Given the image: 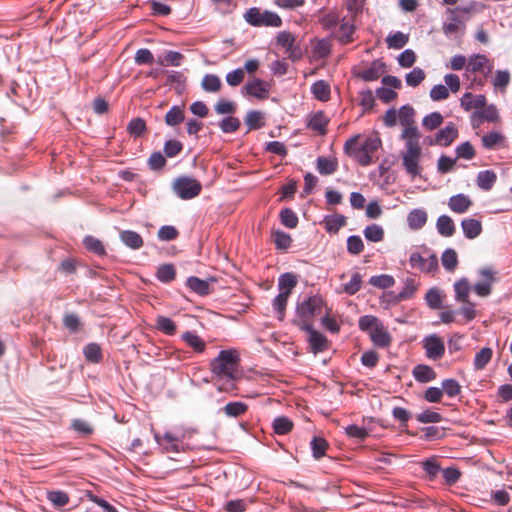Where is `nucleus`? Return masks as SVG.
I'll list each match as a JSON object with an SVG mask.
<instances>
[{
	"label": "nucleus",
	"mask_w": 512,
	"mask_h": 512,
	"mask_svg": "<svg viewBox=\"0 0 512 512\" xmlns=\"http://www.w3.org/2000/svg\"><path fill=\"white\" fill-rule=\"evenodd\" d=\"M244 89L246 94L257 99H266L269 94V85L259 78H255L252 81H249L245 85Z\"/></svg>",
	"instance_id": "nucleus-15"
},
{
	"label": "nucleus",
	"mask_w": 512,
	"mask_h": 512,
	"mask_svg": "<svg viewBox=\"0 0 512 512\" xmlns=\"http://www.w3.org/2000/svg\"><path fill=\"white\" fill-rule=\"evenodd\" d=\"M441 389L443 394L445 393L448 397L454 398L461 393L460 384L452 378L445 379L442 381Z\"/></svg>",
	"instance_id": "nucleus-60"
},
{
	"label": "nucleus",
	"mask_w": 512,
	"mask_h": 512,
	"mask_svg": "<svg viewBox=\"0 0 512 512\" xmlns=\"http://www.w3.org/2000/svg\"><path fill=\"white\" fill-rule=\"evenodd\" d=\"M467 70L472 73H490L492 66L489 65V60L485 55L475 54L470 57L467 65Z\"/></svg>",
	"instance_id": "nucleus-19"
},
{
	"label": "nucleus",
	"mask_w": 512,
	"mask_h": 512,
	"mask_svg": "<svg viewBox=\"0 0 512 512\" xmlns=\"http://www.w3.org/2000/svg\"><path fill=\"white\" fill-rule=\"evenodd\" d=\"M245 21L254 27H281V17L273 11L261 10L258 7H251L244 13Z\"/></svg>",
	"instance_id": "nucleus-3"
},
{
	"label": "nucleus",
	"mask_w": 512,
	"mask_h": 512,
	"mask_svg": "<svg viewBox=\"0 0 512 512\" xmlns=\"http://www.w3.org/2000/svg\"><path fill=\"white\" fill-rule=\"evenodd\" d=\"M493 355V351L489 347L482 348L479 352L476 353L474 357V367L476 370H481L486 367V365L490 362Z\"/></svg>",
	"instance_id": "nucleus-52"
},
{
	"label": "nucleus",
	"mask_w": 512,
	"mask_h": 512,
	"mask_svg": "<svg viewBox=\"0 0 512 512\" xmlns=\"http://www.w3.org/2000/svg\"><path fill=\"white\" fill-rule=\"evenodd\" d=\"M248 410V405L242 401L228 402L220 411L227 417L237 418L244 415Z\"/></svg>",
	"instance_id": "nucleus-33"
},
{
	"label": "nucleus",
	"mask_w": 512,
	"mask_h": 512,
	"mask_svg": "<svg viewBox=\"0 0 512 512\" xmlns=\"http://www.w3.org/2000/svg\"><path fill=\"white\" fill-rule=\"evenodd\" d=\"M427 217L424 209H413L407 216V223L411 229L419 230L426 224Z\"/></svg>",
	"instance_id": "nucleus-28"
},
{
	"label": "nucleus",
	"mask_w": 512,
	"mask_h": 512,
	"mask_svg": "<svg viewBox=\"0 0 512 512\" xmlns=\"http://www.w3.org/2000/svg\"><path fill=\"white\" fill-rule=\"evenodd\" d=\"M500 120L499 112L494 104L485 105L480 110H475L472 114V125L473 127L478 126L480 123L487 121L495 123Z\"/></svg>",
	"instance_id": "nucleus-10"
},
{
	"label": "nucleus",
	"mask_w": 512,
	"mask_h": 512,
	"mask_svg": "<svg viewBox=\"0 0 512 512\" xmlns=\"http://www.w3.org/2000/svg\"><path fill=\"white\" fill-rule=\"evenodd\" d=\"M173 192L182 200L197 197L202 190V184L190 176H179L172 184Z\"/></svg>",
	"instance_id": "nucleus-5"
},
{
	"label": "nucleus",
	"mask_w": 512,
	"mask_h": 512,
	"mask_svg": "<svg viewBox=\"0 0 512 512\" xmlns=\"http://www.w3.org/2000/svg\"><path fill=\"white\" fill-rule=\"evenodd\" d=\"M394 283V278L387 274L372 276L369 279V284L380 289H388L392 287Z\"/></svg>",
	"instance_id": "nucleus-62"
},
{
	"label": "nucleus",
	"mask_w": 512,
	"mask_h": 512,
	"mask_svg": "<svg viewBox=\"0 0 512 512\" xmlns=\"http://www.w3.org/2000/svg\"><path fill=\"white\" fill-rule=\"evenodd\" d=\"M156 278L164 284H169L176 278V269L173 264H161L157 267Z\"/></svg>",
	"instance_id": "nucleus-35"
},
{
	"label": "nucleus",
	"mask_w": 512,
	"mask_h": 512,
	"mask_svg": "<svg viewBox=\"0 0 512 512\" xmlns=\"http://www.w3.org/2000/svg\"><path fill=\"white\" fill-rule=\"evenodd\" d=\"M215 112L219 115H233L237 110V105L233 101L219 99L214 106Z\"/></svg>",
	"instance_id": "nucleus-58"
},
{
	"label": "nucleus",
	"mask_w": 512,
	"mask_h": 512,
	"mask_svg": "<svg viewBox=\"0 0 512 512\" xmlns=\"http://www.w3.org/2000/svg\"><path fill=\"white\" fill-rule=\"evenodd\" d=\"M182 340L195 352L202 353L206 348V343L195 332L186 331L181 336Z\"/></svg>",
	"instance_id": "nucleus-37"
},
{
	"label": "nucleus",
	"mask_w": 512,
	"mask_h": 512,
	"mask_svg": "<svg viewBox=\"0 0 512 512\" xmlns=\"http://www.w3.org/2000/svg\"><path fill=\"white\" fill-rule=\"evenodd\" d=\"M425 300H426L427 305L431 309H441L442 308L443 295H442L441 291L436 287L430 288L427 291V293L425 295Z\"/></svg>",
	"instance_id": "nucleus-50"
},
{
	"label": "nucleus",
	"mask_w": 512,
	"mask_h": 512,
	"mask_svg": "<svg viewBox=\"0 0 512 512\" xmlns=\"http://www.w3.org/2000/svg\"><path fill=\"white\" fill-rule=\"evenodd\" d=\"M472 204L470 197L462 193L451 196L448 201L449 209L457 214L467 212Z\"/></svg>",
	"instance_id": "nucleus-16"
},
{
	"label": "nucleus",
	"mask_w": 512,
	"mask_h": 512,
	"mask_svg": "<svg viewBox=\"0 0 512 512\" xmlns=\"http://www.w3.org/2000/svg\"><path fill=\"white\" fill-rule=\"evenodd\" d=\"M329 123L328 118L325 116L323 111H317L312 114L308 120L307 126L313 131H316L319 135H325L327 133V125Z\"/></svg>",
	"instance_id": "nucleus-23"
},
{
	"label": "nucleus",
	"mask_w": 512,
	"mask_h": 512,
	"mask_svg": "<svg viewBox=\"0 0 512 512\" xmlns=\"http://www.w3.org/2000/svg\"><path fill=\"white\" fill-rule=\"evenodd\" d=\"M504 139H505V137L503 134H501L497 131H492V132L485 134L482 137V144L486 149L492 150V149H495L496 146L501 144L504 141Z\"/></svg>",
	"instance_id": "nucleus-55"
},
{
	"label": "nucleus",
	"mask_w": 512,
	"mask_h": 512,
	"mask_svg": "<svg viewBox=\"0 0 512 512\" xmlns=\"http://www.w3.org/2000/svg\"><path fill=\"white\" fill-rule=\"evenodd\" d=\"M414 116H415V110L414 108L409 105H403L400 107L398 112V118L399 122L402 126H408L410 124H414Z\"/></svg>",
	"instance_id": "nucleus-59"
},
{
	"label": "nucleus",
	"mask_w": 512,
	"mask_h": 512,
	"mask_svg": "<svg viewBox=\"0 0 512 512\" xmlns=\"http://www.w3.org/2000/svg\"><path fill=\"white\" fill-rule=\"evenodd\" d=\"M455 299L458 302H468L470 286L466 278H462L454 283Z\"/></svg>",
	"instance_id": "nucleus-46"
},
{
	"label": "nucleus",
	"mask_w": 512,
	"mask_h": 512,
	"mask_svg": "<svg viewBox=\"0 0 512 512\" xmlns=\"http://www.w3.org/2000/svg\"><path fill=\"white\" fill-rule=\"evenodd\" d=\"M497 181V175L493 170H482L476 177L477 186L483 191H490Z\"/></svg>",
	"instance_id": "nucleus-25"
},
{
	"label": "nucleus",
	"mask_w": 512,
	"mask_h": 512,
	"mask_svg": "<svg viewBox=\"0 0 512 512\" xmlns=\"http://www.w3.org/2000/svg\"><path fill=\"white\" fill-rule=\"evenodd\" d=\"M422 469L427 475L429 481H433L442 470L440 464L434 457L427 458L421 463Z\"/></svg>",
	"instance_id": "nucleus-47"
},
{
	"label": "nucleus",
	"mask_w": 512,
	"mask_h": 512,
	"mask_svg": "<svg viewBox=\"0 0 512 512\" xmlns=\"http://www.w3.org/2000/svg\"><path fill=\"white\" fill-rule=\"evenodd\" d=\"M455 11L468 13L469 9L461 7H457L455 10L448 9L450 16L447 18L448 21H445L442 25V31L446 37H452L456 35L461 29H464L465 27L460 17L454 14Z\"/></svg>",
	"instance_id": "nucleus-11"
},
{
	"label": "nucleus",
	"mask_w": 512,
	"mask_h": 512,
	"mask_svg": "<svg viewBox=\"0 0 512 512\" xmlns=\"http://www.w3.org/2000/svg\"><path fill=\"white\" fill-rule=\"evenodd\" d=\"M298 327L307 332L309 335V344L311 351L315 354L325 351L328 348V340L326 336L315 330L312 323L300 324Z\"/></svg>",
	"instance_id": "nucleus-7"
},
{
	"label": "nucleus",
	"mask_w": 512,
	"mask_h": 512,
	"mask_svg": "<svg viewBox=\"0 0 512 512\" xmlns=\"http://www.w3.org/2000/svg\"><path fill=\"white\" fill-rule=\"evenodd\" d=\"M369 337L373 344L379 348H387L392 342V337L390 333L384 328L383 323L371 331Z\"/></svg>",
	"instance_id": "nucleus-20"
},
{
	"label": "nucleus",
	"mask_w": 512,
	"mask_h": 512,
	"mask_svg": "<svg viewBox=\"0 0 512 512\" xmlns=\"http://www.w3.org/2000/svg\"><path fill=\"white\" fill-rule=\"evenodd\" d=\"M360 134L354 135L346 140L344 153L356 160L361 166H369L374 163L373 154L381 147L382 141L379 137H367L359 145Z\"/></svg>",
	"instance_id": "nucleus-2"
},
{
	"label": "nucleus",
	"mask_w": 512,
	"mask_h": 512,
	"mask_svg": "<svg viewBox=\"0 0 512 512\" xmlns=\"http://www.w3.org/2000/svg\"><path fill=\"white\" fill-rule=\"evenodd\" d=\"M297 285V276L293 273H283L278 279V288L280 293L290 296L292 290Z\"/></svg>",
	"instance_id": "nucleus-34"
},
{
	"label": "nucleus",
	"mask_w": 512,
	"mask_h": 512,
	"mask_svg": "<svg viewBox=\"0 0 512 512\" xmlns=\"http://www.w3.org/2000/svg\"><path fill=\"white\" fill-rule=\"evenodd\" d=\"M316 168L321 175H331L336 172L338 161L335 158L319 156L316 160Z\"/></svg>",
	"instance_id": "nucleus-30"
},
{
	"label": "nucleus",
	"mask_w": 512,
	"mask_h": 512,
	"mask_svg": "<svg viewBox=\"0 0 512 512\" xmlns=\"http://www.w3.org/2000/svg\"><path fill=\"white\" fill-rule=\"evenodd\" d=\"M273 236L275 246L278 250H287L292 244L291 236L282 230H276Z\"/></svg>",
	"instance_id": "nucleus-63"
},
{
	"label": "nucleus",
	"mask_w": 512,
	"mask_h": 512,
	"mask_svg": "<svg viewBox=\"0 0 512 512\" xmlns=\"http://www.w3.org/2000/svg\"><path fill=\"white\" fill-rule=\"evenodd\" d=\"M463 234L467 239H475L482 233V223L475 218H465L461 221Z\"/></svg>",
	"instance_id": "nucleus-22"
},
{
	"label": "nucleus",
	"mask_w": 512,
	"mask_h": 512,
	"mask_svg": "<svg viewBox=\"0 0 512 512\" xmlns=\"http://www.w3.org/2000/svg\"><path fill=\"white\" fill-rule=\"evenodd\" d=\"M156 328L168 336H173L177 332L176 323L171 318L162 315L156 318Z\"/></svg>",
	"instance_id": "nucleus-39"
},
{
	"label": "nucleus",
	"mask_w": 512,
	"mask_h": 512,
	"mask_svg": "<svg viewBox=\"0 0 512 512\" xmlns=\"http://www.w3.org/2000/svg\"><path fill=\"white\" fill-rule=\"evenodd\" d=\"M409 38L404 33L397 31L390 33L386 39L389 48L402 49L408 42Z\"/></svg>",
	"instance_id": "nucleus-54"
},
{
	"label": "nucleus",
	"mask_w": 512,
	"mask_h": 512,
	"mask_svg": "<svg viewBox=\"0 0 512 512\" xmlns=\"http://www.w3.org/2000/svg\"><path fill=\"white\" fill-rule=\"evenodd\" d=\"M347 223V219L343 215H327L324 218L325 230L330 234H336Z\"/></svg>",
	"instance_id": "nucleus-31"
},
{
	"label": "nucleus",
	"mask_w": 512,
	"mask_h": 512,
	"mask_svg": "<svg viewBox=\"0 0 512 512\" xmlns=\"http://www.w3.org/2000/svg\"><path fill=\"white\" fill-rule=\"evenodd\" d=\"M486 102L485 95H473L470 92H466L460 99V105L465 111H470L471 109L480 110L485 107Z\"/></svg>",
	"instance_id": "nucleus-18"
},
{
	"label": "nucleus",
	"mask_w": 512,
	"mask_h": 512,
	"mask_svg": "<svg viewBox=\"0 0 512 512\" xmlns=\"http://www.w3.org/2000/svg\"><path fill=\"white\" fill-rule=\"evenodd\" d=\"M239 365L240 356L237 350L235 349L221 350L218 353L217 357L211 360V372L219 379L225 378L228 380L227 384H223L218 387L219 391L228 392L234 389V381H236L239 378Z\"/></svg>",
	"instance_id": "nucleus-1"
},
{
	"label": "nucleus",
	"mask_w": 512,
	"mask_h": 512,
	"mask_svg": "<svg viewBox=\"0 0 512 512\" xmlns=\"http://www.w3.org/2000/svg\"><path fill=\"white\" fill-rule=\"evenodd\" d=\"M154 438L165 452L179 453L183 450V442L180 437L171 432H165L163 436L155 433Z\"/></svg>",
	"instance_id": "nucleus-9"
},
{
	"label": "nucleus",
	"mask_w": 512,
	"mask_h": 512,
	"mask_svg": "<svg viewBox=\"0 0 512 512\" xmlns=\"http://www.w3.org/2000/svg\"><path fill=\"white\" fill-rule=\"evenodd\" d=\"M479 274L483 277V281L476 283L473 290L478 296L487 297L492 291L491 286L495 281V272L491 268H483L479 271Z\"/></svg>",
	"instance_id": "nucleus-12"
},
{
	"label": "nucleus",
	"mask_w": 512,
	"mask_h": 512,
	"mask_svg": "<svg viewBox=\"0 0 512 512\" xmlns=\"http://www.w3.org/2000/svg\"><path fill=\"white\" fill-rule=\"evenodd\" d=\"M385 68V63L381 59H377L372 61L369 67L356 73V76L366 82L376 81L385 72Z\"/></svg>",
	"instance_id": "nucleus-14"
},
{
	"label": "nucleus",
	"mask_w": 512,
	"mask_h": 512,
	"mask_svg": "<svg viewBox=\"0 0 512 512\" xmlns=\"http://www.w3.org/2000/svg\"><path fill=\"white\" fill-rule=\"evenodd\" d=\"M443 120L441 113L432 112L423 118L422 126L428 131H433L441 126Z\"/></svg>",
	"instance_id": "nucleus-57"
},
{
	"label": "nucleus",
	"mask_w": 512,
	"mask_h": 512,
	"mask_svg": "<svg viewBox=\"0 0 512 512\" xmlns=\"http://www.w3.org/2000/svg\"><path fill=\"white\" fill-rule=\"evenodd\" d=\"M363 234L367 241L378 243L384 239V230L378 224H370L365 227Z\"/></svg>",
	"instance_id": "nucleus-45"
},
{
	"label": "nucleus",
	"mask_w": 512,
	"mask_h": 512,
	"mask_svg": "<svg viewBox=\"0 0 512 512\" xmlns=\"http://www.w3.org/2000/svg\"><path fill=\"white\" fill-rule=\"evenodd\" d=\"M83 354L86 361L98 364L103 360L102 349L98 343H88L83 348Z\"/></svg>",
	"instance_id": "nucleus-36"
},
{
	"label": "nucleus",
	"mask_w": 512,
	"mask_h": 512,
	"mask_svg": "<svg viewBox=\"0 0 512 512\" xmlns=\"http://www.w3.org/2000/svg\"><path fill=\"white\" fill-rule=\"evenodd\" d=\"M167 74L166 85H173L177 94H182L185 89L186 77L179 71H165Z\"/></svg>",
	"instance_id": "nucleus-32"
},
{
	"label": "nucleus",
	"mask_w": 512,
	"mask_h": 512,
	"mask_svg": "<svg viewBox=\"0 0 512 512\" xmlns=\"http://www.w3.org/2000/svg\"><path fill=\"white\" fill-rule=\"evenodd\" d=\"M186 286L199 296H208L212 293L209 280L200 279L196 276H190L186 280Z\"/></svg>",
	"instance_id": "nucleus-17"
},
{
	"label": "nucleus",
	"mask_w": 512,
	"mask_h": 512,
	"mask_svg": "<svg viewBox=\"0 0 512 512\" xmlns=\"http://www.w3.org/2000/svg\"><path fill=\"white\" fill-rule=\"evenodd\" d=\"M241 126V122L238 118L231 116L224 117L219 122V128L223 133H234Z\"/></svg>",
	"instance_id": "nucleus-61"
},
{
	"label": "nucleus",
	"mask_w": 512,
	"mask_h": 512,
	"mask_svg": "<svg viewBox=\"0 0 512 512\" xmlns=\"http://www.w3.org/2000/svg\"><path fill=\"white\" fill-rule=\"evenodd\" d=\"M83 245L89 252H92L98 256L106 255V250L103 243L91 235L84 237Z\"/></svg>",
	"instance_id": "nucleus-42"
},
{
	"label": "nucleus",
	"mask_w": 512,
	"mask_h": 512,
	"mask_svg": "<svg viewBox=\"0 0 512 512\" xmlns=\"http://www.w3.org/2000/svg\"><path fill=\"white\" fill-rule=\"evenodd\" d=\"M417 287L418 285L413 278H407L404 282V287L395 296V301L401 302L412 298L417 290Z\"/></svg>",
	"instance_id": "nucleus-43"
},
{
	"label": "nucleus",
	"mask_w": 512,
	"mask_h": 512,
	"mask_svg": "<svg viewBox=\"0 0 512 512\" xmlns=\"http://www.w3.org/2000/svg\"><path fill=\"white\" fill-rule=\"evenodd\" d=\"M147 130V125L144 119L137 117L133 118L127 125L128 133L134 138H139L144 135Z\"/></svg>",
	"instance_id": "nucleus-48"
},
{
	"label": "nucleus",
	"mask_w": 512,
	"mask_h": 512,
	"mask_svg": "<svg viewBox=\"0 0 512 512\" xmlns=\"http://www.w3.org/2000/svg\"><path fill=\"white\" fill-rule=\"evenodd\" d=\"M121 242L132 250H139L143 247L142 236L133 230H122L119 234Z\"/></svg>",
	"instance_id": "nucleus-21"
},
{
	"label": "nucleus",
	"mask_w": 512,
	"mask_h": 512,
	"mask_svg": "<svg viewBox=\"0 0 512 512\" xmlns=\"http://www.w3.org/2000/svg\"><path fill=\"white\" fill-rule=\"evenodd\" d=\"M245 124L248 126V131L258 130L265 125V115L259 110H250L244 118Z\"/></svg>",
	"instance_id": "nucleus-27"
},
{
	"label": "nucleus",
	"mask_w": 512,
	"mask_h": 512,
	"mask_svg": "<svg viewBox=\"0 0 512 512\" xmlns=\"http://www.w3.org/2000/svg\"><path fill=\"white\" fill-rule=\"evenodd\" d=\"M456 158H461L465 160H471L475 157V149L473 145L469 142H463L460 145H458L455 149Z\"/></svg>",
	"instance_id": "nucleus-64"
},
{
	"label": "nucleus",
	"mask_w": 512,
	"mask_h": 512,
	"mask_svg": "<svg viewBox=\"0 0 512 512\" xmlns=\"http://www.w3.org/2000/svg\"><path fill=\"white\" fill-rule=\"evenodd\" d=\"M382 322L375 316L364 315L359 318L358 326L361 331L370 335L371 331L377 328Z\"/></svg>",
	"instance_id": "nucleus-51"
},
{
	"label": "nucleus",
	"mask_w": 512,
	"mask_h": 512,
	"mask_svg": "<svg viewBox=\"0 0 512 512\" xmlns=\"http://www.w3.org/2000/svg\"><path fill=\"white\" fill-rule=\"evenodd\" d=\"M393 418L400 423L402 431H407L409 420L412 418V413L403 407H394L392 409Z\"/></svg>",
	"instance_id": "nucleus-56"
},
{
	"label": "nucleus",
	"mask_w": 512,
	"mask_h": 512,
	"mask_svg": "<svg viewBox=\"0 0 512 512\" xmlns=\"http://www.w3.org/2000/svg\"><path fill=\"white\" fill-rule=\"evenodd\" d=\"M272 427L276 434L286 435L292 430L293 422L288 417L280 416L273 420Z\"/></svg>",
	"instance_id": "nucleus-49"
},
{
	"label": "nucleus",
	"mask_w": 512,
	"mask_h": 512,
	"mask_svg": "<svg viewBox=\"0 0 512 512\" xmlns=\"http://www.w3.org/2000/svg\"><path fill=\"white\" fill-rule=\"evenodd\" d=\"M413 377L417 382L428 383L433 381L437 374L434 369L425 364H418L412 370Z\"/></svg>",
	"instance_id": "nucleus-24"
},
{
	"label": "nucleus",
	"mask_w": 512,
	"mask_h": 512,
	"mask_svg": "<svg viewBox=\"0 0 512 512\" xmlns=\"http://www.w3.org/2000/svg\"><path fill=\"white\" fill-rule=\"evenodd\" d=\"M313 96L320 101H328L330 99V85L324 80H318L311 86Z\"/></svg>",
	"instance_id": "nucleus-38"
},
{
	"label": "nucleus",
	"mask_w": 512,
	"mask_h": 512,
	"mask_svg": "<svg viewBox=\"0 0 512 512\" xmlns=\"http://www.w3.org/2000/svg\"><path fill=\"white\" fill-rule=\"evenodd\" d=\"M324 306V300L320 295H312L297 304L296 315L299 318L294 321L298 326L300 324L312 323L313 318L321 312Z\"/></svg>",
	"instance_id": "nucleus-4"
},
{
	"label": "nucleus",
	"mask_w": 512,
	"mask_h": 512,
	"mask_svg": "<svg viewBox=\"0 0 512 512\" xmlns=\"http://www.w3.org/2000/svg\"><path fill=\"white\" fill-rule=\"evenodd\" d=\"M458 135L459 132L456 125L453 122H449L435 134L434 141L437 142L438 146L448 147L458 138Z\"/></svg>",
	"instance_id": "nucleus-13"
},
{
	"label": "nucleus",
	"mask_w": 512,
	"mask_h": 512,
	"mask_svg": "<svg viewBox=\"0 0 512 512\" xmlns=\"http://www.w3.org/2000/svg\"><path fill=\"white\" fill-rule=\"evenodd\" d=\"M185 119L184 110L182 107L174 105L165 115V123L168 126H177Z\"/></svg>",
	"instance_id": "nucleus-41"
},
{
	"label": "nucleus",
	"mask_w": 512,
	"mask_h": 512,
	"mask_svg": "<svg viewBox=\"0 0 512 512\" xmlns=\"http://www.w3.org/2000/svg\"><path fill=\"white\" fill-rule=\"evenodd\" d=\"M310 446L313 458L319 460L325 456L329 444L323 437L314 436L310 442Z\"/></svg>",
	"instance_id": "nucleus-40"
},
{
	"label": "nucleus",
	"mask_w": 512,
	"mask_h": 512,
	"mask_svg": "<svg viewBox=\"0 0 512 512\" xmlns=\"http://www.w3.org/2000/svg\"><path fill=\"white\" fill-rule=\"evenodd\" d=\"M423 347L426 350V356L432 360H439L445 353V345L442 339L435 335H429L423 340Z\"/></svg>",
	"instance_id": "nucleus-8"
},
{
	"label": "nucleus",
	"mask_w": 512,
	"mask_h": 512,
	"mask_svg": "<svg viewBox=\"0 0 512 512\" xmlns=\"http://www.w3.org/2000/svg\"><path fill=\"white\" fill-rule=\"evenodd\" d=\"M406 152L402 156V164L406 172L416 177L421 173V167L419 165L422 149L417 141H406Z\"/></svg>",
	"instance_id": "nucleus-6"
},
{
	"label": "nucleus",
	"mask_w": 512,
	"mask_h": 512,
	"mask_svg": "<svg viewBox=\"0 0 512 512\" xmlns=\"http://www.w3.org/2000/svg\"><path fill=\"white\" fill-rule=\"evenodd\" d=\"M70 429L75 431L79 437L88 438L94 433L93 425L84 419L75 418L71 421Z\"/></svg>",
	"instance_id": "nucleus-29"
},
{
	"label": "nucleus",
	"mask_w": 512,
	"mask_h": 512,
	"mask_svg": "<svg viewBox=\"0 0 512 512\" xmlns=\"http://www.w3.org/2000/svg\"><path fill=\"white\" fill-rule=\"evenodd\" d=\"M279 219L283 226L294 229L297 227L299 218L291 208H283L279 213Z\"/></svg>",
	"instance_id": "nucleus-44"
},
{
	"label": "nucleus",
	"mask_w": 512,
	"mask_h": 512,
	"mask_svg": "<svg viewBox=\"0 0 512 512\" xmlns=\"http://www.w3.org/2000/svg\"><path fill=\"white\" fill-rule=\"evenodd\" d=\"M441 261L447 271H454L458 264L456 251L452 248H447L442 254Z\"/></svg>",
	"instance_id": "nucleus-53"
},
{
	"label": "nucleus",
	"mask_w": 512,
	"mask_h": 512,
	"mask_svg": "<svg viewBox=\"0 0 512 512\" xmlns=\"http://www.w3.org/2000/svg\"><path fill=\"white\" fill-rule=\"evenodd\" d=\"M437 232L443 237H451L456 231L453 219L448 215H441L436 222Z\"/></svg>",
	"instance_id": "nucleus-26"
}]
</instances>
